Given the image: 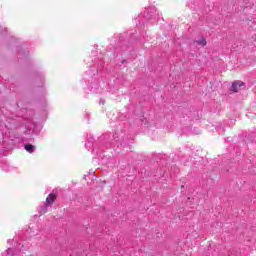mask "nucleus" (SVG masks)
<instances>
[{"label": "nucleus", "instance_id": "3", "mask_svg": "<svg viewBox=\"0 0 256 256\" xmlns=\"http://www.w3.org/2000/svg\"><path fill=\"white\" fill-rule=\"evenodd\" d=\"M24 149L28 151V153H35V145L25 144Z\"/></svg>", "mask_w": 256, "mask_h": 256}, {"label": "nucleus", "instance_id": "1", "mask_svg": "<svg viewBox=\"0 0 256 256\" xmlns=\"http://www.w3.org/2000/svg\"><path fill=\"white\" fill-rule=\"evenodd\" d=\"M245 87V83L242 81H235L232 83L231 86V91H233V93H238L240 91V89H243Z\"/></svg>", "mask_w": 256, "mask_h": 256}, {"label": "nucleus", "instance_id": "4", "mask_svg": "<svg viewBox=\"0 0 256 256\" xmlns=\"http://www.w3.org/2000/svg\"><path fill=\"white\" fill-rule=\"evenodd\" d=\"M195 43L198 44L200 47H205V45H207V40L202 37L198 40H195Z\"/></svg>", "mask_w": 256, "mask_h": 256}, {"label": "nucleus", "instance_id": "5", "mask_svg": "<svg viewBox=\"0 0 256 256\" xmlns=\"http://www.w3.org/2000/svg\"><path fill=\"white\" fill-rule=\"evenodd\" d=\"M15 254L13 253V249L12 248H8L6 250V256H14Z\"/></svg>", "mask_w": 256, "mask_h": 256}, {"label": "nucleus", "instance_id": "2", "mask_svg": "<svg viewBox=\"0 0 256 256\" xmlns=\"http://www.w3.org/2000/svg\"><path fill=\"white\" fill-rule=\"evenodd\" d=\"M56 199H57V196H55V194L53 193L49 194L48 197L46 198L47 205L54 204Z\"/></svg>", "mask_w": 256, "mask_h": 256}, {"label": "nucleus", "instance_id": "6", "mask_svg": "<svg viewBox=\"0 0 256 256\" xmlns=\"http://www.w3.org/2000/svg\"><path fill=\"white\" fill-rule=\"evenodd\" d=\"M47 211V206H43L41 209H40V215H44V213Z\"/></svg>", "mask_w": 256, "mask_h": 256}]
</instances>
